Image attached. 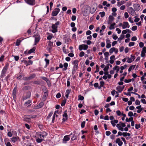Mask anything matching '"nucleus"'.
I'll use <instances>...</instances> for the list:
<instances>
[{
	"mask_svg": "<svg viewBox=\"0 0 146 146\" xmlns=\"http://www.w3.org/2000/svg\"><path fill=\"white\" fill-rule=\"evenodd\" d=\"M124 86L121 87L119 86H118L116 88V90H118V91L119 92H121L123 90L124 88Z\"/></svg>",
	"mask_w": 146,
	"mask_h": 146,
	"instance_id": "23",
	"label": "nucleus"
},
{
	"mask_svg": "<svg viewBox=\"0 0 146 146\" xmlns=\"http://www.w3.org/2000/svg\"><path fill=\"white\" fill-rule=\"evenodd\" d=\"M60 11V9L59 8H56L52 11V15L53 16H56Z\"/></svg>",
	"mask_w": 146,
	"mask_h": 146,
	"instance_id": "8",
	"label": "nucleus"
},
{
	"mask_svg": "<svg viewBox=\"0 0 146 146\" xmlns=\"http://www.w3.org/2000/svg\"><path fill=\"white\" fill-rule=\"evenodd\" d=\"M60 24V22L58 21L56 22L54 24H52L51 27L52 30L51 31L52 33H55L58 31L57 28Z\"/></svg>",
	"mask_w": 146,
	"mask_h": 146,
	"instance_id": "2",
	"label": "nucleus"
},
{
	"mask_svg": "<svg viewBox=\"0 0 146 146\" xmlns=\"http://www.w3.org/2000/svg\"><path fill=\"white\" fill-rule=\"evenodd\" d=\"M146 53V47H144L142 49L141 51V56L142 57H143L145 56V54Z\"/></svg>",
	"mask_w": 146,
	"mask_h": 146,
	"instance_id": "15",
	"label": "nucleus"
},
{
	"mask_svg": "<svg viewBox=\"0 0 146 146\" xmlns=\"http://www.w3.org/2000/svg\"><path fill=\"white\" fill-rule=\"evenodd\" d=\"M5 143L6 146H12V145L10 142H7L6 141H5Z\"/></svg>",
	"mask_w": 146,
	"mask_h": 146,
	"instance_id": "47",
	"label": "nucleus"
},
{
	"mask_svg": "<svg viewBox=\"0 0 146 146\" xmlns=\"http://www.w3.org/2000/svg\"><path fill=\"white\" fill-rule=\"evenodd\" d=\"M21 42V40L19 39H17L15 45L17 46H18L20 44V43Z\"/></svg>",
	"mask_w": 146,
	"mask_h": 146,
	"instance_id": "40",
	"label": "nucleus"
},
{
	"mask_svg": "<svg viewBox=\"0 0 146 146\" xmlns=\"http://www.w3.org/2000/svg\"><path fill=\"white\" fill-rule=\"evenodd\" d=\"M113 38L114 40H116L118 38V36L116 35H113Z\"/></svg>",
	"mask_w": 146,
	"mask_h": 146,
	"instance_id": "57",
	"label": "nucleus"
},
{
	"mask_svg": "<svg viewBox=\"0 0 146 146\" xmlns=\"http://www.w3.org/2000/svg\"><path fill=\"white\" fill-rule=\"evenodd\" d=\"M35 75L33 74L28 78L27 80H31L35 78Z\"/></svg>",
	"mask_w": 146,
	"mask_h": 146,
	"instance_id": "44",
	"label": "nucleus"
},
{
	"mask_svg": "<svg viewBox=\"0 0 146 146\" xmlns=\"http://www.w3.org/2000/svg\"><path fill=\"white\" fill-rule=\"evenodd\" d=\"M125 2L124 1H121L120 2H119L117 3V5L119 6H120L124 4Z\"/></svg>",
	"mask_w": 146,
	"mask_h": 146,
	"instance_id": "38",
	"label": "nucleus"
},
{
	"mask_svg": "<svg viewBox=\"0 0 146 146\" xmlns=\"http://www.w3.org/2000/svg\"><path fill=\"white\" fill-rule=\"evenodd\" d=\"M129 13L132 15H134L135 14V10L132 7H129L128 10Z\"/></svg>",
	"mask_w": 146,
	"mask_h": 146,
	"instance_id": "11",
	"label": "nucleus"
},
{
	"mask_svg": "<svg viewBox=\"0 0 146 146\" xmlns=\"http://www.w3.org/2000/svg\"><path fill=\"white\" fill-rule=\"evenodd\" d=\"M117 115L118 116H120L122 114L121 112L119 110H117L116 111Z\"/></svg>",
	"mask_w": 146,
	"mask_h": 146,
	"instance_id": "53",
	"label": "nucleus"
},
{
	"mask_svg": "<svg viewBox=\"0 0 146 146\" xmlns=\"http://www.w3.org/2000/svg\"><path fill=\"white\" fill-rule=\"evenodd\" d=\"M116 126L119 130H120L122 131H123V129L120 125L119 124H117V125Z\"/></svg>",
	"mask_w": 146,
	"mask_h": 146,
	"instance_id": "34",
	"label": "nucleus"
},
{
	"mask_svg": "<svg viewBox=\"0 0 146 146\" xmlns=\"http://www.w3.org/2000/svg\"><path fill=\"white\" fill-rule=\"evenodd\" d=\"M137 29V27L136 26H134L133 27L131 28L132 30L133 31H135Z\"/></svg>",
	"mask_w": 146,
	"mask_h": 146,
	"instance_id": "49",
	"label": "nucleus"
},
{
	"mask_svg": "<svg viewBox=\"0 0 146 146\" xmlns=\"http://www.w3.org/2000/svg\"><path fill=\"white\" fill-rule=\"evenodd\" d=\"M131 57L130 58H128L127 62L128 63H130L133 61L135 58V56L131 55Z\"/></svg>",
	"mask_w": 146,
	"mask_h": 146,
	"instance_id": "9",
	"label": "nucleus"
},
{
	"mask_svg": "<svg viewBox=\"0 0 146 146\" xmlns=\"http://www.w3.org/2000/svg\"><path fill=\"white\" fill-rule=\"evenodd\" d=\"M88 47V45L84 44H83L79 45L78 48L81 51L82 50H87Z\"/></svg>",
	"mask_w": 146,
	"mask_h": 146,
	"instance_id": "3",
	"label": "nucleus"
},
{
	"mask_svg": "<svg viewBox=\"0 0 146 146\" xmlns=\"http://www.w3.org/2000/svg\"><path fill=\"white\" fill-rule=\"evenodd\" d=\"M47 34L48 35L47 39L48 40H50L53 37L52 34H50L48 33H47Z\"/></svg>",
	"mask_w": 146,
	"mask_h": 146,
	"instance_id": "27",
	"label": "nucleus"
},
{
	"mask_svg": "<svg viewBox=\"0 0 146 146\" xmlns=\"http://www.w3.org/2000/svg\"><path fill=\"white\" fill-rule=\"evenodd\" d=\"M102 4L104 6L106 5V6L108 7L110 6V4L109 3L108 4L107 2L106 1H104L103 2Z\"/></svg>",
	"mask_w": 146,
	"mask_h": 146,
	"instance_id": "36",
	"label": "nucleus"
},
{
	"mask_svg": "<svg viewBox=\"0 0 146 146\" xmlns=\"http://www.w3.org/2000/svg\"><path fill=\"white\" fill-rule=\"evenodd\" d=\"M133 115V113L132 111H129L128 113V115L130 117H132Z\"/></svg>",
	"mask_w": 146,
	"mask_h": 146,
	"instance_id": "58",
	"label": "nucleus"
},
{
	"mask_svg": "<svg viewBox=\"0 0 146 146\" xmlns=\"http://www.w3.org/2000/svg\"><path fill=\"white\" fill-rule=\"evenodd\" d=\"M117 43V41H114L112 42V46H114Z\"/></svg>",
	"mask_w": 146,
	"mask_h": 146,
	"instance_id": "61",
	"label": "nucleus"
},
{
	"mask_svg": "<svg viewBox=\"0 0 146 146\" xmlns=\"http://www.w3.org/2000/svg\"><path fill=\"white\" fill-rule=\"evenodd\" d=\"M70 138V135H66L65 136L63 139L62 143H66L67 141H68Z\"/></svg>",
	"mask_w": 146,
	"mask_h": 146,
	"instance_id": "6",
	"label": "nucleus"
},
{
	"mask_svg": "<svg viewBox=\"0 0 146 146\" xmlns=\"http://www.w3.org/2000/svg\"><path fill=\"white\" fill-rule=\"evenodd\" d=\"M99 71V67L98 65H96V70L94 72L96 73V72H98Z\"/></svg>",
	"mask_w": 146,
	"mask_h": 146,
	"instance_id": "52",
	"label": "nucleus"
},
{
	"mask_svg": "<svg viewBox=\"0 0 146 146\" xmlns=\"http://www.w3.org/2000/svg\"><path fill=\"white\" fill-rule=\"evenodd\" d=\"M4 57H5L3 55H2L1 56V57H0V62H1V61H3Z\"/></svg>",
	"mask_w": 146,
	"mask_h": 146,
	"instance_id": "60",
	"label": "nucleus"
},
{
	"mask_svg": "<svg viewBox=\"0 0 146 146\" xmlns=\"http://www.w3.org/2000/svg\"><path fill=\"white\" fill-rule=\"evenodd\" d=\"M76 19V17L75 15H72V17L71 19L72 21H74Z\"/></svg>",
	"mask_w": 146,
	"mask_h": 146,
	"instance_id": "55",
	"label": "nucleus"
},
{
	"mask_svg": "<svg viewBox=\"0 0 146 146\" xmlns=\"http://www.w3.org/2000/svg\"><path fill=\"white\" fill-rule=\"evenodd\" d=\"M52 114H53V112L52 111H51V112H50L48 115V116L47 117V118L48 119H49V118L50 117H51V116L52 115Z\"/></svg>",
	"mask_w": 146,
	"mask_h": 146,
	"instance_id": "48",
	"label": "nucleus"
},
{
	"mask_svg": "<svg viewBox=\"0 0 146 146\" xmlns=\"http://www.w3.org/2000/svg\"><path fill=\"white\" fill-rule=\"evenodd\" d=\"M116 24L115 23H113L111 24L109 28V29L110 30L113 29H114V26H115Z\"/></svg>",
	"mask_w": 146,
	"mask_h": 146,
	"instance_id": "35",
	"label": "nucleus"
},
{
	"mask_svg": "<svg viewBox=\"0 0 146 146\" xmlns=\"http://www.w3.org/2000/svg\"><path fill=\"white\" fill-rule=\"evenodd\" d=\"M131 80H132V79H128V80L125 79L124 80V82L125 83H129V82H130Z\"/></svg>",
	"mask_w": 146,
	"mask_h": 146,
	"instance_id": "56",
	"label": "nucleus"
},
{
	"mask_svg": "<svg viewBox=\"0 0 146 146\" xmlns=\"http://www.w3.org/2000/svg\"><path fill=\"white\" fill-rule=\"evenodd\" d=\"M135 66H136L135 65H134L131 66L129 67V68L128 69V71L130 72L132 68L133 69H134L135 68Z\"/></svg>",
	"mask_w": 146,
	"mask_h": 146,
	"instance_id": "39",
	"label": "nucleus"
},
{
	"mask_svg": "<svg viewBox=\"0 0 146 146\" xmlns=\"http://www.w3.org/2000/svg\"><path fill=\"white\" fill-rule=\"evenodd\" d=\"M90 7L88 5H86L84 7V13H83L84 15L85 14H86V13H87V11L88 10H89L90 9Z\"/></svg>",
	"mask_w": 146,
	"mask_h": 146,
	"instance_id": "18",
	"label": "nucleus"
},
{
	"mask_svg": "<svg viewBox=\"0 0 146 146\" xmlns=\"http://www.w3.org/2000/svg\"><path fill=\"white\" fill-rule=\"evenodd\" d=\"M125 36L123 34H121L120 35V36L119 38L118 39V41H119V42L120 43L121 42V41L123 40Z\"/></svg>",
	"mask_w": 146,
	"mask_h": 146,
	"instance_id": "25",
	"label": "nucleus"
},
{
	"mask_svg": "<svg viewBox=\"0 0 146 146\" xmlns=\"http://www.w3.org/2000/svg\"><path fill=\"white\" fill-rule=\"evenodd\" d=\"M99 14L100 15V16L102 17H103L105 16V13L103 11L100 12L99 13Z\"/></svg>",
	"mask_w": 146,
	"mask_h": 146,
	"instance_id": "43",
	"label": "nucleus"
},
{
	"mask_svg": "<svg viewBox=\"0 0 146 146\" xmlns=\"http://www.w3.org/2000/svg\"><path fill=\"white\" fill-rule=\"evenodd\" d=\"M118 121L117 120H113L111 121V123L113 127H115V123H118Z\"/></svg>",
	"mask_w": 146,
	"mask_h": 146,
	"instance_id": "26",
	"label": "nucleus"
},
{
	"mask_svg": "<svg viewBox=\"0 0 146 146\" xmlns=\"http://www.w3.org/2000/svg\"><path fill=\"white\" fill-rule=\"evenodd\" d=\"M78 61L76 60H75L72 62V64L74 65L73 70L75 71L77 69V67L78 66Z\"/></svg>",
	"mask_w": 146,
	"mask_h": 146,
	"instance_id": "5",
	"label": "nucleus"
},
{
	"mask_svg": "<svg viewBox=\"0 0 146 146\" xmlns=\"http://www.w3.org/2000/svg\"><path fill=\"white\" fill-rule=\"evenodd\" d=\"M118 51V49L115 47L111 48L109 50V52L110 54H112L113 52H115V54H117Z\"/></svg>",
	"mask_w": 146,
	"mask_h": 146,
	"instance_id": "12",
	"label": "nucleus"
},
{
	"mask_svg": "<svg viewBox=\"0 0 146 146\" xmlns=\"http://www.w3.org/2000/svg\"><path fill=\"white\" fill-rule=\"evenodd\" d=\"M136 108L137 109H138V110L137 111V112L138 113H140L143 110V108L141 107V106H137Z\"/></svg>",
	"mask_w": 146,
	"mask_h": 146,
	"instance_id": "30",
	"label": "nucleus"
},
{
	"mask_svg": "<svg viewBox=\"0 0 146 146\" xmlns=\"http://www.w3.org/2000/svg\"><path fill=\"white\" fill-rule=\"evenodd\" d=\"M78 135L76 133L74 134L73 136L71 138V140L74 141L76 139Z\"/></svg>",
	"mask_w": 146,
	"mask_h": 146,
	"instance_id": "28",
	"label": "nucleus"
},
{
	"mask_svg": "<svg viewBox=\"0 0 146 146\" xmlns=\"http://www.w3.org/2000/svg\"><path fill=\"white\" fill-rule=\"evenodd\" d=\"M40 40L39 36H35V41L34 45H36Z\"/></svg>",
	"mask_w": 146,
	"mask_h": 146,
	"instance_id": "22",
	"label": "nucleus"
},
{
	"mask_svg": "<svg viewBox=\"0 0 146 146\" xmlns=\"http://www.w3.org/2000/svg\"><path fill=\"white\" fill-rule=\"evenodd\" d=\"M68 66V64L67 63H65L64 64V68L62 69V70L63 71L66 70L67 69V67Z\"/></svg>",
	"mask_w": 146,
	"mask_h": 146,
	"instance_id": "31",
	"label": "nucleus"
},
{
	"mask_svg": "<svg viewBox=\"0 0 146 146\" xmlns=\"http://www.w3.org/2000/svg\"><path fill=\"white\" fill-rule=\"evenodd\" d=\"M78 100H83L84 99V98L83 96H81V95H79L78 96Z\"/></svg>",
	"mask_w": 146,
	"mask_h": 146,
	"instance_id": "45",
	"label": "nucleus"
},
{
	"mask_svg": "<svg viewBox=\"0 0 146 146\" xmlns=\"http://www.w3.org/2000/svg\"><path fill=\"white\" fill-rule=\"evenodd\" d=\"M106 47L107 48H109L111 47L110 40L108 39H106Z\"/></svg>",
	"mask_w": 146,
	"mask_h": 146,
	"instance_id": "13",
	"label": "nucleus"
},
{
	"mask_svg": "<svg viewBox=\"0 0 146 146\" xmlns=\"http://www.w3.org/2000/svg\"><path fill=\"white\" fill-rule=\"evenodd\" d=\"M96 10V9L94 7L92 8L90 10V12L91 13H94Z\"/></svg>",
	"mask_w": 146,
	"mask_h": 146,
	"instance_id": "42",
	"label": "nucleus"
},
{
	"mask_svg": "<svg viewBox=\"0 0 146 146\" xmlns=\"http://www.w3.org/2000/svg\"><path fill=\"white\" fill-rule=\"evenodd\" d=\"M7 66H5L3 68L1 72V76L3 77L5 76V74L7 71Z\"/></svg>",
	"mask_w": 146,
	"mask_h": 146,
	"instance_id": "10",
	"label": "nucleus"
},
{
	"mask_svg": "<svg viewBox=\"0 0 146 146\" xmlns=\"http://www.w3.org/2000/svg\"><path fill=\"white\" fill-rule=\"evenodd\" d=\"M85 54L84 52L83 51H81L80 53L79 56L80 57H82L84 56Z\"/></svg>",
	"mask_w": 146,
	"mask_h": 146,
	"instance_id": "46",
	"label": "nucleus"
},
{
	"mask_svg": "<svg viewBox=\"0 0 146 146\" xmlns=\"http://www.w3.org/2000/svg\"><path fill=\"white\" fill-rule=\"evenodd\" d=\"M19 138L18 136L13 137L11 138V141L13 143H15L17 141H19Z\"/></svg>",
	"mask_w": 146,
	"mask_h": 146,
	"instance_id": "17",
	"label": "nucleus"
},
{
	"mask_svg": "<svg viewBox=\"0 0 146 146\" xmlns=\"http://www.w3.org/2000/svg\"><path fill=\"white\" fill-rule=\"evenodd\" d=\"M129 25L127 22H125L123 23V29H124L126 28H129Z\"/></svg>",
	"mask_w": 146,
	"mask_h": 146,
	"instance_id": "14",
	"label": "nucleus"
},
{
	"mask_svg": "<svg viewBox=\"0 0 146 146\" xmlns=\"http://www.w3.org/2000/svg\"><path fill=\"white\" fill-rule=\"evenodd\" d=\"M140 7L139 4H135L134 5V8L136 11H139L140 9Z\"/></svg>",
	"mask_w": 146,
	"mask_h": 146,
	"instance_id": "20",
	"label": "nucleus"
},
{
	"mask_svg": "<svg viewBox=\"0 0 146 146\" xmlns=\"http://www.w3.org/2000/svg\"><path fill=\"white\" fill-rule=\"evenodd\" d=\"M26 3L31 5H34L36 3L35 0H25Z\"/></svg>",
	"mask_w": 146,
	"mask_h": 146,
	"instance_id": "7",
	"label": "nucleus"
},
{
	"mask_svg": "<svg viewBox=\"0 0 146 146\" xmlns=\"http://www.w3.org/2000/svg\"><path fill=\"white\" fill-rule=\"evenodd\" d=\"M17 88H15L13 90V96H15L16 95Z\"/></svg>",
	"mask_w": 146,
	"mask_h": 146,
	"instance_id": "37",
	"label": "nucleus"
},
{
	"mask_svg": "<svg viewBox=\"0 0 146 146\" xmlns=\"http://www.w3.org/2000/svg\"><path fill=\"white\" fill-rule=\"evenodd\" d=\"M109 66H106L105 68L104 69V71H107L109 69Z\"/></svg>",
	"mask_w": 146,
	"mask_h": 146,
	"instance_id": "64",
	"label": "nucleus"
},
{
	"mask_svg": "<svg viewBox=\"0 0 146 146\" xmlns=\"http://www.w3.org/2000/svg\"><path fill=\"white\" fill-rule=\"evenodd\" d=\"M70 90L69 89L67 90H66V92L65 93V94H66L65 96L67 98H68V97L69 94L70 93Z\"/></svg>",
	"mask_w": 146,
	"mask_h": 146,
	"instance_id": "33",
	"label": "nucleus"
},
{
	"mask_svg": "<svg viewBox=\"0 0 146 146\" xmlns=\"http://www.w3.org/2000/svg\"><path fill=\"white\" fill-rule=\"evenodd\" d=\"M13 56L14 57L15 59V60L16 61H17L19 60V56Z\"/></svg>",
	"mask_w": 146,
	"mask_h": 146,
	"instance_id": "50",
	"label": "nucleus"
},
{
	"mask_svg": "<svg viewBox=\"0 0 146 146\" xmlns=\"http://www.w3.org/2000/svg\"><path fill=\"white\" fill-rule=\"evenodd\" d=\"M124 16L125 18H127L129 17V15L127 12H125L124 13Z\"/></svg>",
	"mask_w": 146,
	"mask_h": 146,
	"instance_id": "59",
	"label": "nucleus"
},
{
	"mask_svg": "<svg viewBox=\"0 0 146 146\" xmlns=\"http://www.w3.org/2000/svg\"><path fill=\"white\" fill-rule=\"evenodd\" d=\"M113 69L114 70H116V72L117 73L119 70V67L117 66H115L113 67Z\"/></svg>",
	"mask_w": 146,
	"mask_h": 146,
	"instance_id": "29",
	"label": "nucleus"
},
{
	"mask_svg": "<svg viewBox=\"0 0 146 146\" xmlns=\"http://www.w3.org/2000/svg\"><path fill=\"white\" fill-rule=\"evenodd\" d=\"M31 92H28L26 95H25L23 98V100L27 99L29 98L31 96Z\"/></svg>",
	"mask_w": 146,
	"mask_h": 146,
	"instance_id": "16",
	"label": "nucleus"
},
{
	"mask_svg": "<svg viewBox=\"0 0 146 146\" xmlns=\"http://www.w3.org/2000/svg\"><path fill=\"white\" fill-rule=\"evenodd\" d=\"M85 123H86V122L85 121H83L82 123L81 124V127L82 128H83L85 126Z\"/></svg>",
	"mask_w": 146,
	"mask_h": 146,
	"instance_id": "51",
	"label": "nucleus"
},
{
	"mask_svg": "<svg viewBox=\"0 0 146 146\" xmlns=\"http://www.w3.org/2000/svg\"><path fill=\"white\" fill-rule=\"evenodd\" d=\"M47 135L46 133L45 135H43L40 132L36 133L35 138L36 141L38 143H40L44 140V138Z\"/></svg>",
	"mask_w": 146,
	"mask_h": 146,
	"instance_id": "1",
	"label": "nucleus"
},
{
	"mask_svg": "<svg viewBox=\"0 0 146 146\" xmlns=\"http://www.w3.org/2000/svg\"><path fill=\"white\" fill-rule=\"evenodd\" d=\"M53 42L51 41L48 42V44L47 48V50L49 51L50 52L53 47Z\"/></svg>",
	"mask_w": 146,
	"mask_h": 146,
	"instance_id": "4",
	"label": "nucleus"
},
{
	"mask_svg": "<svg viewBox=\"0 0 146 146\" xmlns=\"http://www.w3.org/2000/svg\"><path fill=\"white\" fill-rule=\"evenodd\" d=\"M36 48L35 47H33V48L30 50L28 52L29 54H31L32 53L34 52Z\"/></svg>",
	"mask_w": 146,
	"mask_h": 146,
	"instance_id": "32",
	"label": "nucleus"
},
{
	"mask_svg": "<svg viewBox=\"0 0 146 146\" xmlns=\"http://www.w3.org/2000/svg\"><path fill=\"white\" fill-rule=\"evenodd\" d=\"M114 17L110 15L109 17V23L111 24L113 21Z\"/></svg>",
	"mask_w": 146,
	"mask_h": 146,
	"instance_id": "24",
	"label": "nucleus"
},
{
	"mask_svg": "<svg viewBox=\"0 0 146 146\" xmlns=\"http://www.w3.org/2000/svg\"><path fill=\"white\" fill-rule=\"evenodd\" d=\"M115 142L116 143H118V145L119 146H121L123 144L122 142L119 138H117Z\"/></svg>",
	"mask_w": 146,
	"mask_h": 146,
	"instance_id": "21",
	"label": "nucleus"
},
{
	"mask_svg": "<svg viewBox=\"0 0 146 146\" xmlns=\"http://www.w3.org/2000/svg\"><path fill=\"white\" fill-rule=\"evenodd\" d=\"M63 118L62 119V120L63 121H66L68 119V115L66 113V111H65L64 112V114L63 115Z\"/></svg>",
	"mask_w": 146,
	"mask_h": 146,
	"instance_id": "19",
	"label": "nucleus"
},
{
	"mask_svg": "<svg viewBox=\"0 0 146 146\" xmlns=\"http://www.w3.org/2000/svg\"><path fill=\"white\" fill-rule=\"evenodd\" d=\"M131 134L130 133L127 132H123V135L124 137H126L127 136H130Z\"/></svg>",
	"mask_w": 146,
	"mask_h": 146,
	"instance_id": "41",
	"label": "nucleus"
},
{
	"mask_svg": "<svg viewBox=\"0 0 146 146\" xmlns=\"http://www.w3.org/2000/svg\"><path fill=\"white\" fill-rule=\"evenodd\" d=\"M131 40L132 41H136L137 40V38L136 36H133L131 38Z\"/></svg>",
	"mask_w": 146,
	"mask_h": 146,
	"instance_id": "62",
	"label": "nucleus"
},
{
	"mask_svg": "<svg viewBox=\"0 0 146 146\" xmlns=\"http://www.w3.org/2000/svg\"><path fill=\"white\" fill-rule=\"evenodd\" d=\"M56 98H59L61 97V94L60 93H58L56 96Z\"/></svg>",
	"mask_w": 146,
	"mask_h": 146,
	"instance_id": "63",
	"label": "nucleus"
},
{
	"mask_svg": "<svg viewBox=\"0 0 146 146\" xmlns=\"http://www.w3.org/2000/svg\"><path fill=\"white\" fill-rule=\"evenodd\" d=\"M135 43L134 42H130L129 44V46H133L134 45Z\"/></svg>",
	"mask_w": 146,
	"mask_h": 146,
	"instance_id": "54",
	"label": "nucleus"
}]
</instances>
